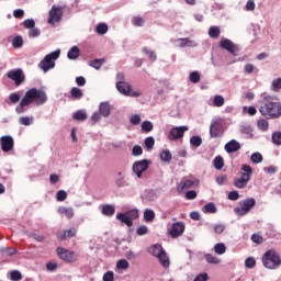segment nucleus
Returning <instances> with one entry per match:
<instances>
[{
    "label": "nucleus",
    "mask_w": 281,
    "mask_h": 281,
    "mask_svg": "<svg viewBox=\"0 0 281 281\" xmlns=\"http://www.w3.org/2000/svg\"><path fill=\"white\" fill-rule=\"evenodd\" d=\"M128 267H131V263H128V262L126 261V259H120V260L116 262V269L126 270V269H128Z\"/></svg>",
    "instance_id": "nucleus-48"
},
{
    "label": "nucleus",
    "mask_w": 281,
    "mask_h": 281,
    "mask_svg": "<svg viewBox=\"0 0 281 281\" xmlns=\"http://www.w3.org/2000/svg\"><path fill=\"white\" fill-rule=\"evenodd\" d=\"M148 254L150 256H154V258H157L162 267L165 269H168L170 267V258L168 257V254H166V250H164V247L159 244H155L148 248Z\"/></svg>",
    "instance_id": "nucleus-3"
},
{
    "label": "nucleus",
    "mask_w": 281,
    "mask_h": 281,
    "mask_svg": "<svg viewBox=\"0 0 281 281\" xmlns=\"http://www.w3.org/2000/svg\"><path fill=\"white\" fill-rule=\"evenodd\" d=\"M9 100L11 102V104H16V102H19V100H21V95H19V93L13 92L9 95Z\"/></svg>",
    "instance_id": "nucleus-62"
},
{
    "label": "nucleus",
    "mask_w": 281,
    "mask_h": 281,
    "mask_svg": "<svg viewBox=\"0 0 281 281\" xmlns=\"http://www.w3.org/2000/svg\"><path fill=\"white\" fill-rule=\"evenodd\" d=\"M199 180L184 179L179 183L178 190H190V188H194V186H199Z\"/></svg>",
    "instance_id": "nucleus-19"
},
{
    "label": "nucleus",
    "mask_w": 281,
    "mask_h": 281,
    "mask_svg": "<svg viewBox=\"0 0 281 281\" xmlns=\"http://www.w3.org/2000/svg\"><path fill=\"white\" fill-rule=\"evenodd\" d=\"M209 36L211 38H218L221 36V29L218 26H211L209 29Z\"/></svg>",
    "instance_id": "nucleus-36"
},
{
    "label": "nucleus",
    "mask_w": 281,
    "mask_h": 281,
    "mask_svg": "<svg viewBox=\"0 0 281 281\" xmlns=\"http://www.w3.org/2000/svg\"><path fill=\"white\" fill-rule=\"evenodd\" d=\"M127 216L130 217V221H135V218L139 217V211L137 210H131L128 212H126Z\"/></svg>",
    "instance_id": "nucleus-56"
},
{
    "label": "nucleus",
    "mask_w": 281,
    "mask_h": 281,
    "mask_svg": "<svg viewBox=\"0 0 281 281\" xmlns=\"http://www.w3.org/2000/svg\"><path fill=\"white\" fill-rule=\"evenodd\" d=\"M246 269H254L256 267V259L254 257H249L245 260Z\"/></svg>",
    "instance_id": "nucleus-52"
},
{
    "label": "nucleus",
    "mask_w": 281,
    "mask_h": 281,
    "mask_svg": "<svg viewBox=\"0 0 281 281\" xmlns=\"http://www.w3.org/2000/svg\"><path fill=\"white\" fill-rule=\"evenodd\" d=\"M115 186L116 188H126L128 187V181H126V177H116L115 178Z\"/></svg>",
    "instance_id": "nucleus-37"
},
{
    "label": "nucleus",
    "mask_w": 281,
    "mask_h": 281,
    "mask_svg": "<svg viewBox=\"0 0 281 281\" xmlns=\"http://www.w3.org/2000/svg\"><path fill=\"white\" fill-rule=\"evenodd\" d=\"M271 89H272V91H280V89H281V78H277L272 81Z\"/></svg>",
    "instance_id": "nucleus-58"
},
{
    "label": "nucleus",
    "mask_w": 281,
    "mask_h": 281,
    "mask_svg": "<svg viewBox=\"0 0 281 281\" xmlns=\"http://www.w3.org/2000/svg\"><path fill=\"white\" fill-rule=\"evenodd\" d=\"M130 122L134 126H137V124H140V122H142V116H139V114H134L131 116Z\"/></svg>",
    "instance_id": "nucleus-60"
},
{
    "label": "nucleus",
    "mask_w": 281,
    "mask_h": 281,
    "mask_svg": "<svg viewBox=\"0 0 281 281\" xmlns=\"http://www.w3.org/2000/svg\"><path fill=\"white\" fill-rule=\"evenodd\" d=\"M255 206H256V199L248 198L239 202V206H236L234 209V212L235 214H237V216H245L249 214V212H251V210H254Z\"/></svg>",
    "instance_id": "nucleus-7"
},
{
    "label": "nucleus",
    "mask_w": 281,
    "mask_h": 281,
    "mask_svg": "<svg viewBox=\"0 0 281 281\" xmlns=\"http://www.w3.org/2000/svg\"><path fill=\"white\" fill-rule=\"evenodd\" d=\"M10 280L21 281V280H23V274H21V271H19V270H12L10 272Z\"/></svg>",
    "instance_id": "nucleus-43"
},
{
    "label": "nucleus",
    "mask_w": 281,
    "mask_h": 281,
    "mask_svg": "<svg viewBox=\"0 0 281 281\" xmlns=\"http://www.w3.org/2000/svg\"><path fill=\"white\" fill-rule=\"evenodd\" d=\"M99 113L103 116V117H109L111 115V104H109V102H102L99 105Z\"/></svg>",
    "instance_id": "nucleus-23"
},
{
    "label": "nucleus",
    "mask_w": 281,
    "mask_h": 281,
    "mask_svg": "<svg viewBox=\"0 0 281 281\" xmlns=\"http://www.w3.org/2000/svg\"><path fill=\"white\" fill-rule=\"evenodd\" d=\"M102 65H104V59H93L90 61V67H93V69H102Z\"/></svg>",
    "instance_id": "nucleus-42"
},
{
    "label": "nucleus",
    "mask_w": 281,
    "mask_h": 281,
    "mask_svg": "<svg viewBox=\"0 0 281 281\" xmlns=\"http://www.w3.org/2000/svg\"><path fill=\"white\" fill-rule=\"evenodd\" d=\"M210 135L213 138L221 137L223 135V132L221 131V123L218 121H214L210 126Z\"/></svg>",
    "instance_id": "nucleus-18"
},
{
    "label": "nucleus",
    "mask_w": 281,
    "mask_h": 281,
    "mask_svg": "<svg viewBox=\"0 0 281 281\" xmlns=\"http://www.w3.org/2000/svg\"><path fill=\"white\" fill-rule=\"evenodd\" d=\"M63 20V8L53 5L49 11L48 23L55 25V23H60Z\"/></svg>",
    "instance_id": "nucleus-12"
},
{
    "label": "nucleus",
    "mask_w": 281,
    "mask_h": 281,
    "mask_svg": "<svg viewBox=\"0 0 281 281\" xmlns=\"http://www.w3.org/2000/svg\"><path fill=\"white\" fill-rule=\"evenodd\" d=\"M214 251L215 254H217L218 256H223V254H225V251H227V248L225 247V244L223 243H218L214 246Z\"/></svg>",
    "instance_id": "nucleus-40"
},
{
    "label": "nucleus",
    "mask_w": 281,
    "mask_h": 281,
    "mask_svg": "<svg viewBox=\"0 0 281 281\" xmlns=\"http://www.w3.org/2000/svg\"><path fill=\"white\" fill-rule=\"evenodd\" d=\"M101 213L103 216H113V214H115V206L112 204H104L102 206Z\"/></svg>",
    "instance_id": "nucleus-29"
},
{
    "label": "nucleus",
    "mask_w": 281,
    "mask_h": 281,
    "mask_svg": "<svg viewBox=\"0 0 281 281\" xmlns=\"http://www.w3.org/2000/svg\"><path fill=\"white\" fill-rule=\"evenodd\" d=\"M202 212H204V214H216L218 209H216V204H214V202H209L203 206Z\"/></svg>",
    "instance_id": "nucleus-28"
},
{
    "label": "nucleus",
    "mask_w": 281,
    "mask_h": 281,
    "mask_svg": "<svg viewBox=\"0 0 281 281\" xmlns=\"http://www.w3.org/2000/svg\"><path fill=\"white\" fill-rule=\"evenodd\" d=\"M183 232H186V224H183V222H176L172 224L171 228H169L171 238H179Z\"/></svg>",
    "instance_id": "nucleus-14"
},
{
    "label": "nucleus",
    "mask_w": 281,
    "mask_h": 281,
    "mask_svg": "<svg viewBox=\"0 0 281 281\" xmlns=\"http://www.w3.org/2000/svg\"><path fill=\"white\" fill-rule=\"evenodd\" d=\"M142 131H144L145 133H150V131H153V122L144 121L142 123Z\"/></svg>",
    "instance_id": "nucleus-50"
},
{
    "label": "nucleus",
    "mask_w": 281,
    "mask_h": 281,
    "mask_svg": "<svg viewBox=\"0 0 281 281\" xmlns=\"http://www.w3.org/2000/svg\"><path fill=\"white\" fill-rule=\"evenodd\" d=\"M225 228H226L225 224H215L213 226L214 234H217V235L223 234V232H225Z\"/></svg>",
    "instance_id": "nucleus-53"
},
{
    "label": "nucleus",
    "mask_w": 281,
    "mask_h": 281,
    "mask_svg": "<svg viewBox=\"0 0 281 281\" xmlns=\"http://www.w3.org/2000/svg\"><path fill=\"white\" fill-rule=\"evenodd\" d=\"M241 170L243 172L240 173V177L236 178L234 182L235 188H238L239 190L247 188V183H249L251 175L254 173V169H251V166L249 165H243Z\"/></svg>",
    "instance_id": "nucleus-6"
},
{
    "label": "nucleus",
    "mask_w": 281,
    "mask_h": 281,
    "mask_svg": "<svg viewBox=\"0 0 281 281\" xmlns=\"http://www.w3.org/2000/svg\"><path fill=\"white\" fill-rule=\"evenodd\" d=\"M56 199L57 201H65L67 199V191L65 190L57 191Z\"/></svg>",
    "instance_id": "nucleus-61"
},
{
    "label": "nucleus",
    "mask_w": 281,
    "mask_h": 281,
    "mask_svg": "<svg viewBox=\"0 0 281 281\" xmlns=\"http://www.w3.org/2000/svg\"><path fill=\"white\" fill-rule=\"evenodd\" d=\"M259 113L266 117V120H278L281 115V104L271 99V97H263V101L259 108Z\"/></svg>",
    "instance_id": "nucleus-1"
},
{
    "label": "nucleus",
    "mask_w": 281,
    "mask_h": 281,
    "mask_svg": "<svg viewBox=\"0 0 281 281\" xmlns=\"http://www.w3.org/2000/svg\"><path fill=\"white\" fill-rule=\"evenodd\" d=\"M209 277L207 273L203 272L195 277L193 281H207Z\"/></svg>",
    "instance_id": "nucleus-64"
},
{
    "label": "nucleus",
    "mask_w": 281,
    "mask_h": 281,
    "mask_svg": "<svg viewBox=\"0 0 281 281\" xmlns=\"http://www.w3.org/2000/svg\"><path fill=\"white\" fill-rule=\"evenodd\" d=\"M214 106L221 108L225 104V98L221 94H216L213 99Z\"/></svg>",
    "instance_id": "nucleus-41"
},
{
    "label": "nucleus",
    "mask_w": 281,
    "mask_h": 281,
    "mask_svg": "<svg viewBox=\"0 0 281 281\" xmlns=\"http://www.w3.org/2000/svg\"><path fill=\"white\" fill-rule=\"evenodd\" d=\"M70 95L72 100H80L85 95V92L80 88L74 87L70 90Z\"/></svg>",
    "instance_id": "nucleus-31"
},
{
    "label": "nucleus",
    "mask_w": 281,
    "mask_h": 281,
    "mask_svg": "<svg viewBox=\"0 0 281 281\" xmlns=\"http://www.w3.org/2000/svg\"><path fill=\"white\" fill-rule=\"evenodd\" d=\"M47 102V93L43 90H36V105L41 106Z\"/></svg>",
    "instance_id": "nucleus-24"
},
{
    "label": "nucleus",
    "mask_w": 281,
    "mask_h": 281,
    "mask_svg": "<svg viewBox=\"0 0 281 281\" xmlns=\"http://www.w3.org/2000/svg\"><path fill=\"white\" fill-rule=\"evenodd\" d=\"M116 218L117 221H121V223H124V225H127V227H133V222L128 217L127 213H117Z\"/></svg>",
    "instance_id": "nucleus-27"
},
{
    "label": "nucleus",
    "mask_w": 281,
    "mask_h": 281,
    "mask_svg": "<svg viewBox=\"0 0 281 281\" xmlns=\"http://www.w3.org/2000/svg\"><path fill=\"white\" fill-rule=\"evenodd\" d=\"M98 34H106L109 32V26L104 23H101L97 26Z\"/></svg>",
    "instance_id": "nucleus-59"
},
{
    "label": "nucleus",
    "mask_w": 281,
    "mask_h": 281,
    "mask_svg": "<svg viewBox=\"0 0 281 281\" xmlns=\"http://www.w3.org/2000/svg\"><path fill=\"white\" fill-rule=\"evenodd\" d=\"M144 144L148 150H153L155 147V138L153 136H148L145 138Z\"/></svg>",
    "instance_id": "nucleus-46"
},
{
    "label": "nucleus",
    "mask_w": 281,
    "mask_h": 281,
    "mask_svg": "<svg viewBox=\"0 0 281 281\" xmlns=\"http://www.w3.org/2000/svg\"><path fill=\"white\" fill-rule=\"evenodd\" d=\"M58 58H60V49H56L46 55L44 59L40 61L38 67L44 71V74H47L49 69H54L56 67L55 60H58Z\"/></svg>",
    "instance_id": "nucleus-4"
},
{
    "label": "nucleus",
    "mask_w": 281,
    "mask_h": 281,
    "mask_svg": "<svg viewBox=\"0 0 281 281\" xmlns=\"http://www.w3.org/2000/svg\"><path fill=\"white\" fill-rule=\"evenodd\" d=\"M115 280V273L113 271H108L103 274V281H113Z\"/></svg>",
    "instance_id": "nucleus-63"
},
{
    "label": "nucleus",
    "mask_w": 281,
    "mask_h": 281,
    "mask_svg": "<svg viewBox=\"0 0 281 281\" xmlns=\"http://www.w3.org/2000/svg\"><path fill=\"white\" fill-rule=\"evenodd\" d=\"M144 220L147 223H153V221H155V211L147 209L144 211Z\"/></svg>",
    "instance_id": "nucleus-32"
},
{
    "label": "nucleus",
    "mask_w": 281,
    "mask_h": 281,
    "mask_svg": "<svg viewBox=\"0 0 281 281\" xmlns=\"http://www.w3.org/2000/svg\"><path fill=\"white\" fill-rule=\"evenodd\" d=\"M57 256L64 262H76L78 260V255L74 251H69L63 247L57 248Z\"/></svg>",
    "instance_id": "nucleus-10"
},
{
    "label": "nucleus",
    "mask_w": 281,
    "mask_h": 281,
    "mask_svg": "<svg viewBox=\"0 0 281 281\" xmlns=\"http://www.w3.org/2000/svg\"><path fill=\"white\" fill-rule=\"evenodd\" d=\"M220 47L222 49H226V52H228L233 56H238V53L240 52V48L238 47V45L234 44V42H232L228 38L222 40L220 42Z\"/></svg>",
    "instance_id": "nucleus-11"
},
{
    "label": "nucleus",
    "mask_w": 281,
    "mask_h": 281,
    "mask_svg": "<svg viewBox=\"0 0 281 281\" xmlns=\"http://www.w3.org/2000/svg\"><path fill=\"white\" fill-rule=\"evenodd\" d=\"M23 25H24V27H26V30H30L29 31V36L31 38H35L36 37V30H34V27L36 25V22L34 21V19L24 20Z\"/></svg>",
    "instance_id": "nucleus-17"
},
{
    "label": "nucleus",
    "mask_w": 281,
    "mask_h": 281,
    "mask_svg": "<svg viewBox=\"0 0 281 281\" xmlns=\"http://www.w3.org/2000/svg\"><path fill=\"white\" fill-rule=\"evenodd\" d=\"M69 60H78L80 58V48L78 46H72L67 54Z\"/></svg>",
    "instance_id": "nucleus-26"
},
{
    "label": "nucleus",
    "mask_w": 281,
    "mask_h": 281,
    "mask_svg": "<svg viewBox=\"0 0 281 281\" xmlns=\"http://www.w3.org/2000/svg\"><path fill=\"white\" fill-rule=\"evenodd\" d=\"M137 236H146L148 234V226L142 225L136 229Z\"/></svg>",
    "instance_id": "nucleus-57"
},
{
    "label": "nucleus",
    "mask_w": 281,
    "mask_h": 281,
    "mask_svg": "<svg viewBox=\"0 0 281 281\" xmlns=\"http://www.w3.org/2000/svg\"><path fill=\"white\" fill-rule=\"evenodd\" d=\"M160 160L165 164H170V161H172V153L168 149L162 150L160 153Z\"/></svg>",
    "instance_id": "nucleus-30"
},
{
    "label": "nucleus",
    "mask_w": 281,
    "mask_h": 281,
    "mask_svg": "<svg viewBox=\"0 0 281 281\" xmlns=\"http://www.w3.org/2000/svg\"><path fill=\"white\" fill-rule=\"evenodd\" d=\"M1 254H4L5 256H14V254H16V249L14 248H8V247H2L0 249Z\"/></svg>",
    "instance_id": "nucleus-55"
},
{
    "label": "nucleus",
    "mask_w": 281,
    "mask_h": 281,
    "mask_svg": "<svg viewBox=\"0 0 281 281\" xmlns=\"http://www.w3.org/2000/svg\"><path fill=\"white\" fill-rule=\"evenodd\" d=\"M0 145L3 153H10L14 148V138L12 136H2L0 138Z\"/></svg>",
    "instance_id": "nucleus-15"
},
{
    "label": "nucleus",
    "mask_w": 281,
    "mask_h": 281,
    "mask_svg": "<svg viewBox=\"0 0 281 281\" xmlns=\"http://www.w3.org/2000/svg\"><path fill=\"white\" fill-rule=\"evenodd\" d=\"M34 122V116H22L19 119V124L22 126H31V124Z\"/></svg>",
    "instance_id": "nucleus-35"
},
{
    "label": "nucleus",
    "mask_w": 281,
    "mask_h": 281,
    "mask_svg": "<svg viewBox=\"0 0 281 281\" xmlns=\"http://www.w3.org/2000/svg\"><path fill=\"white\" fill-rule=\"evenodd\" d=\"M226 153H237V150H240V143H238L236 139H232L225 145Z\"/></svg>",
    "instance_id": "nucleus-22"
},
{
    "label": "nucleus",
    "mask_w": 281,
    "mask_h": 281,
    "mask_svg": "<svg viewBox=\"0 0 281 281\" xmlns=\"http://www.w3.org/2000/svg\"><path fill=\"white\" fill-rule=\"evenodd\" d=\"M144 54L148 55L149 60L151 63H155L157 60V54L148 48H143Z\"/></svg>",
    "instance_id": "nucleus-51"
},
{
    "label": "nucleus",
    "mask_w": 281,
    "mask_h": 281,
    "mask_svg": "<svg viewBox=\"0 0 281 281\" xmlns=\"http://www.w3.org/2000/svg\"><path fill=\"white\" fill-rule=\"evenodd\" d=\"M58 214L66 216V218H74V207L59 206Z\"/></svg>",
    "instance_id": "nucleus-25"
},
{
    "label": "nucleus",
    "mask_w": 281,
    "mask_h": 281,
    "mask_svg": "<svg viewBox=\"0 0 281 281\" xmlns=\"http://www.w3.org/2000/svg\"><path fill=\"white\" fill-rule=\"evenodd\" d=\"M77 232L78 231L76 228L57 232L56 234L57 240H67V238H74Z\"/></svg>",
    "instance_id": "nucleus-16"
},
{
    "label": "nucleus",
    "mask_w": 281,
    "mask_h": 281,
    "mask_svg": "<svg viewBox=\"0 0 281 281\" xmlns=\"http://www.w3.org/2000/svg\"><path fill=\"white\" fill-rule=\"evenodd\" d=\"M272 144L274 146H281V132L272 133Z\"/></svg>",
    "instance_id": "nucleus-47"
},
{
    "label": "nucleus",
    "mask_w": 281,
    "mask_h": 281,
    "mask_svg": "<svg viewBox=\"0 0 281 281\" xmlns=\"http://www.w3.org/2000/svg\"><path fill=\"white\" fill-rule=\"evenodd\" d=\"M148 166H150V160H138L133 164L132 170L136 175L137 179H142V175L148 170Z\"/></svg>",
    "instance_id": "nucleus-9"
},
{
    "label": "nucleus",
    "mask_w": 281,
    "mask_h": 281,
    "mask_svg": "<svg viewBox=\"0 0 281 281\" xmlns=\"http://www.w3.org/2000/svg\"><path fill=\"white\" fill-rule=\"evenodd\" d=\"M251 161H252V164H262V154L254 153L251 155Z\"/></svg>",
    "instance_id": "nucleus-54"
},
{
    "label": "nucleus",
    "mask_w": 281,
    "mask_h": 281,
    "mask_svg": "<svg viewBox=\"0 0 281 281\" xmlns=\"http://www.w3.org/2000/svg\"><path fill=\"white\" fill-rule=\"evenodd\" d=\"M177 47H196V43L194 40L186 38H178L176 40Z\"/></svg>",
    "instance_id": "nucleus-20"
},
{
    "label": "nucleus",
    "mask_w": 281,
    "mask_h": 281,
    "mask_svg": "<svg viewBox=\"0 0 281 281\" xmlns=\"http://www.w3.org/2000/svg\"><path fill=\"white\" fill-rule=\"evenodd\" d=\"M35 101H36V88H32L29 91H26L24 97L20 100V103L15 108V113H18V115L25 113L30 104H33Z\"/></svg>",
    "instance_id": "nucleus-2"
},
{
    "label": "nucleus",
    "mask_w": 281,
    "mask_h": 281,
    "mask_svg": "<svg viewBox=\"0 0 281 281\" xmlns=\"http://www.w3.org/2000/svg\"><path fill=\"white\" fill-rule=\"evenodd\" d=\"M215 170H223V166H225V160L221 156H216L213 160Z\"/></svg>",
    "instance_id": "nucleus-34"
},
{
    "label": "nucleus",
    "mask_w": 281,
    "mask_h": 281,
    "mask_svg": "<svg viewBox=\"0 0 281 281\" xmlns=\"http://www.w3.org/2000/svg\"><path fill=\"white\" fill-rule=\"evenodd\" d=\"M268 119H260L257 121V127L259 131H269V121Z\"/></svg>",
    "instance_id": "nucleus-33"
},
{
    "label": "nucleus",
    "mask_w": 281,
    "mask_h": 281,
    "mask_svg": "<svg viewBox=\"0 0 281 281\" xmlns=\"http://www.w3.org/2000/svg\"><path fill=\"white\" fill-rule=\"evenodd\" d=\"M204 260H206V262H209V265H221V259H218L210 254L204 255Z\"/></svg>",
    "instance_id": "nucleus-39"
},
{
    "label": "nucleus",
    "mask_w": 281,
    "mask_h": 281,
    "mask_svg": "<svg viewBox=\"0 0 281 281\" xmlns=\"http://www.w3.org/2000/svg\"><path fill=\"white\" fill-rule=\"evenodd\" d=\"M116 89L119 93H122V95H128V92L131 91V85H128L126 81H117Z\"/></svg>",
    "instance_id": "nucleus-21"
},
{
    "label": "nucleus",
    "mask_w": 281,
    "mask_h": 281,
    "mask_svg": "<svg viewBox=\"0 0 281 281\" xmlns=\"http://www.w3.org/2000/svg\"><path fill=\"white\" fill-rule=\"evenodd\" d=\"M12 45L13 47H15V49L23 47V37H21L20 35L13 37Z\"/></svg>",
    "instance_id": "nucleus-44"
},
{
    "label": "nucleus",
    "mask_w": 281,
    "mask_h": 281,
    "mask_svg": "<svg viewBox=\"0 0 281 281\" xmlns=\"http://www.w3.org/2000/svg\"><path fill=\"white\" fill-rule=\"evenodd\" d=\"M186 131H189L188 126L172 127L169 132L168 138L171 142H175V139H181V137H183L186 134Z\"/></svg>",
    "instance_id": "nucleus-13"
},
{
    "label": "nucleus",
    "mask_w": 281,
    "mask_h": 281,
    "mask_svg": "<svg viewBox=\"0 0 281 281\" xmlns=\"http://www.w3.org/2000/svg\"><path fill=\"white\" fill-rule=\"evenodd\" d=\"M262 263L266 269H278L281 265L280 254L276 250H268L262 256Z\"/></svg>",
    "instance_id": "nucleus-5"
},
{
    "label": "nucleus",
    "mask_w": 281,
    "mask_h": 281,
    "mask_svg": "<svg viewBox=\"0 0 281 281\" xmlns=\"http://www.w3.org/2000/svg\"><path fill=\"white\" fill-rule=\"evenodd\" d=\"M7 78H9L10 80H13V82L15 83V87H21V85L25 82V74L21 68L9 70L7 74Z\"/></svg>",
    "instance_id": "nucleus-8"
},
{
    "label": "nucleus",
    "mask_w": 281,
    "mask_h": 281,
    "mask_svg": "<svg viewBox=\"0 0 281 281\" xmlns=\"http://www.w3.org/2000/svg\"><path fill=\"white\" fill-rule=\"evenodd\" d=\"M72 117L79 122H85V120H87V112L79 110L74 113Z\"/></svg>",
    "instance_id": "nucleus-38"
},
{
    "label": "nucleus",
    "mask_w": 281,
    "mask_h": 281,
    "mask_svg": "<svg viewBox=\"0 0 281 281\" xmlns=\"http://www.w3.org/2000/svg\"><path fill=\"white\" fill-rule=\"evenodd\" d=\"M190 81L193 82V85L201 82V75H199V71H193L190 74Z\"/></svg>",
    "instance_id": "nucleus-49"
},
{
    "label": "nucleus",
    "mask_w": 281,
    "mask_h": 281,
    "mask_svg": "<svg viewBox=\"0 0 281 281\" xmlns=\"http://www.w3.org/2000/svg\"><path fill=\"white\" fill-rule=\"evenodd\" d=\"M190 144L191 146H195V148H199V146L203 144V139L201 138V136H192L190 138Z\"/></svg>",
    "instance_id": "nucleus-45"
}]
</instances>
